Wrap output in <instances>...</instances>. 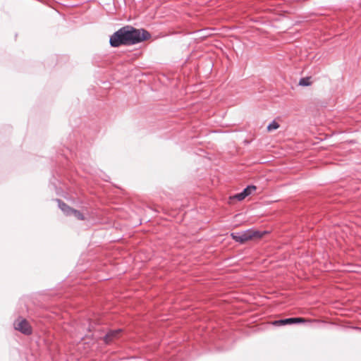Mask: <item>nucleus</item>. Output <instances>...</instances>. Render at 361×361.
Returning a JSON list of instances; mask_svg holds the SVG:
<instances>
[{
	"mask_svg": "<svg viewBox=\"0 0 361 361\" xmlns=\"http://www.w3.org/2000/svg\"><path fill=\"white\" fill-rule=\"evenodd\" d=\"M150 36V34L143 29L139 30L126 25L120 28L110 37L109 43L112 47L133 45L149 39Z\"/></svg>",
	"mask_w": 361,
	"mask_h": 361,
	"instance_id": "f257e3e1",
	"label": "nucleus"
},
{
	"mask_svg": "<svg viewBox=\"0 0 361 361\" xmlns=\"http://www.w3.org/2000/svg\"><path fill=\"white\" fill-rule=\"evenodd\" d=\"M266 233L267 232L249 229L241 233H232L231 236L236 242L243 244L247 241L259 240L262 238Z\"/></svg>",
	"mask_w": 361,
	"mask_h": 361,
	"instance_id": "f03ea898",
	"label": "nucleus"
},
{
	"mask_svg": "<svg viewBox=\"0 0 361 361\" xmlns=\"http://www.w3.org/2000/svg\"><path fill=\"white\" fill-rule=\"evenodd\" d=\"M13 325L16 330L20 331L23 334L30 335L32 334V327L30 324L23 317L18 318L14 322Z\"/></svg>",
	"mask_w": 361,
	"mask_h": 361,
	"instance_id": "7ed1b4c3",
	"label": "nucleus"
},
{
	"mask_svg": "<svg viewBox=\"0 0 361 361\" xmlns=\"http://www.w3.org/2000/svg\"><path fill=\"white\" fill-rule=\"evenodd\" d=\"M121 333V329H117L115 331H109L104 337V341L106 343H109L112 342L114 340L119 338Z\"/></svg>",
	"mask_w": 361,
	"mask_h": 361,
	"instance_id": "20e7f679",
	"label": "nucleus"
},
{
	"mask_svg": "<svg viewBox=\"0 0 361 361\" xmlns=\"http://www.w3.org/2000/svg\"><path fill=\"white\" fill-rule=\"evenodd\" d=\"M306 320L304 318L302 317H298V318H288L283 319L284 325L286 324H292L295 323H300V322H305Z\"/></svg>",
	"mask_w": 361,
	"mask_h": 361,
	"instance_id": "39448f33",
	"label": "nucleus"
},
{
	"mask_svg": "<svg viewBox=\"0 0 361 361\" xmlns=\"http://www.w3.org/2000/svg\"><path fill=\"white\" fill-rule=\"evenodd\" d=\"M245 197H246V196L245 195L244 192H242L235 195L232 197H230L229 203L232 204L234 202L235 200L241 201V200H244Z\"/></svg>",
	"mask_w": 361,
	"mask_h": 361,
	"instance_id": "423d86ee",
	"label": "nucleus"
},
{
	"mask_svg": "<svg viewBox=\"0 0 361 361\" xmlns=\"http://www.w3.org/2000/svg\"><path fill=\"white\" fill-rule=\"evenodd\" d=\"M59 207L61 209L62 211H63L66 214L69 215L71 213V210L73 209L68 207L67 204H66L63 202H61V201L59 202Z\"/></svg>",
	"mask_w": 361,
	"mask_h": 361,
	"instance_id": "0eeeda50",
	"label": "nucleus"
},
{
	"mask_svg": "<svg viewBox=\"0 0 361 361\" xmlns=\"http://www.w3.org/2000/svg\"><path fill=\"white\" fill-rule=\"evenodd\" d=\"M312 84V82L310 80V78L306 77V78H302L299 81V85L301 86H309Z\"/></svg>",
	"mask_w": 361,
	"mask_h": 361,
	"instance_id": "6e6552de",
	"label": "nucleus"
},
{
	"mask_svg": "<svg viewBox=\"0 0 361 361\" xmlns=\"http://www.w3.org/2000/svg\"><path fill=\"white\" fill-rule=\"evenodd\" d=\"M279 128V124L276 121H273L268 125L267 130L271 132V131L278 129Z\"/></svg>",
	"mask_w": 361,
	"mask_h": 361,
	"instance_id": "1a4fd4ad",
	"label": "nucleus"
},
{
	"mask_svg": "<svg viewBox=\"0 0 361 361\" xmlns=\"http://www.w3.org/2000/svg\"><path fill=\"white\" fill-rule=\"evenodd\" d=\"M257 189L256 186L255 185H250L247 186L244 190L243 191L245 194V195L247 197L251 193H252L254 191H255Z\"/></svg>",
	"mask_w": 361,
	"mask_h": 361,
	"instance_id": "9d476101",
	"label": "nucleus"
},
{
	"mask_svg": "<svg viewBox=\"0 0 361 361\" xmlns=\"http://www.w3.org/2000/svg\"><path fill=\"white\" fill-rule=\"evenodd\" d=\"M70 215H73L76 219L79 220L84 219L83 215L79 211H77L75 209L71 210V213Z\"/></svg>",
	"mask_w": 361,
	"mask_h": 361,
	"instance_id": "9b49d317",
	"label": "nucleus"
},
{
	"mask_svg": "<svg viewBox=\"0 0 361 361\" xmlns=\"http://www.w3.org/2000/svg\"><path fill=\"white\" fill-rule=\"evenodd\" d=\"M272 324L275 326L284 325L283 319L276 320V321L273 322Z\"/></svg>",
	"mask_w": 361,
	"mask_h": 361,
	"instance_id": "f8f14e48",
	"label": "nucleus"
}]
</instances>
